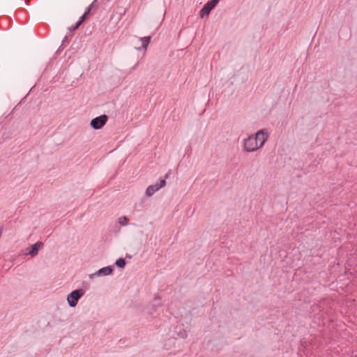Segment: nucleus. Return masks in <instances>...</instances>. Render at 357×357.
I'll list each match as a JSON object with an SVG mask.
<instances>
[{"label": "nucleus", "instance_id": "nucleus-1", "mask_svg": "<svg viewBox=\"0 0 357 357\" xmlns=\"http://www.w3.org/2000/svg\"><path fill=\"white\" fill-rule=\"evenodd\" d=\"M268 135L266 130L258 131L255 135H250L244 140L243 148L245 151H255L264 145Z\"/></svg>", "mask_w": 357, "mask_h": 357}, {"label": "nucleus", "instance_id": "nucleus-2", "mask_svg": "<svg viewBox=\"0 0 357 357\" xmlns=\"http://www.w3.org/2000/svg\"><path fill=\"white\" fill-rule=\"evenodd\" d=\"M84 291L83 289H76L73 291L67 296V301L70 307H75L77 304L78 300L84 295Z\"/></svg>", "mask_w": 357, "mask_h": 357}, {"label": "nucleus", "instance_id": "nucleus-3", "mask_svg": "<svg viewBox=\"0 0 357 357\" xmlns=\"http://www.w3.org/2000/svg\"><path fill=\"white\" fill-rule=\"evenodd\" d=\"M168 178V174H167L165 176V178L160 179L158 182H157L155 184L151 185L148 186V188L146 190V195L147 197L152 196L155 192L158 191L160 188L164 187L166 184V178Z\"/></svg>", "mask_w": 357, "mask_h": 357}, {"label": "nucleus", "instance_id": "nucleus-4", "mask_svg": "<svg viewBox=\"0 0 357 357\" xmlns=\"http://www.w3.org/2000/svg\"><path fill=\"white\" fill-rule=\"evenodd\" d=\"M219 1L220 0L208 1L200 10V17H204V16H208Z\"/></svg>", "mask_w": 357, "mask_h": 357}, {"label": "nucleus", "instance_id": "nucleus-5", "mask_svg": "<svg viewBox=\"0 0 357 357\" xmlns=\"http://www.w3.org/2000/svg\"><path fill=\"white\" fill-rule=\"evenodd\" d=\"M107 116L103 114L92 119L90 124L93 129H100L105 126L107 121Z\"/></svg>", "mask_w": 357, "mask_h": 357}, {"label": "nucleus", "instance_id": "nucleus-6", "mask_svg": "<svg viewBox=\"0 0 357 357\" xmlns=\"http://www.w3.org/2000/svg\"><path fill=\"white\" fill-rule=\"evenodd\" d=\"M97 3V0H94L93 3L89 6L86 12L84 13V15L81 17L80 20L76 23V24L70 29V30L73 31L77 29L82 23L87 18L89 14L90 13L92 8L95 6V4Z\"/></svg>", "mask_w": 357, "mask_h": 357}, {"label": "nucleus", "instance_id": "nucleus-7", "mask_svg": "<svg viewBox=\"0 0 357 357\" xmlns=\"http://www.w3.org/2000/svg\"><path fill=\"white\" fill-rule=\"evenodd\" d=\"M43 247V243L40 241L36 243L29 248V251L27 255H31L32 257L38 255V251Z\"/></svg>", "mask_w": 357, "mask_h": 357}, {"label": "nucleus", "instance_id": "nucleus-8", "mask_svg": "<svg viewBox=\"0 0 357 357\" xmlns=\"http://www.w3.org/2000/svg\"><path fill=\"white\" fill-rule=\"evenodd\" d=\"M112 268L110 266H106L100 268L95 273L90 275V278H93V276H100V275H109L112 274Z\"/></svg>", "mask_w": 357, "mask_h": 357}, {"label": "nucleus", "instance_id": "nucleus-9", "mask_svg": "<svg viewBox=\"0 0 357 357\" xmlns=\"http://www.w3.org/2000/svg\"><path fill=\"white\" fill-rule=\"evenodd\" d=\"M151 36H146L140 38V41L142 42V47L144 50H146L149 44L151 42Z\"/></svg>", "mask_w": 357, "mask_h": 357}, {"label": "nucleus", "instance_id": "nucleus-10", "mask_svg": "<svg viewBox=\"0 0 357 357\" xmlns=\"http://www.w3.org/2000/svg\"><path fill=\"white\" fill-rule=\"evenodd\" d=\"M118 221L121 225L125 226L128 224V219L126 216H123L119 218Z\"/></svg>", "mask_w": 357, "mask_h": 357}, {"label": "nucleus", "instance_id": "nucleus-11", "mask_svg": "<svg viewBox=\"0 0 357 357\" xmlns=\"http://www.w3.org/2000/svg\"><path fill=\"white\" fill-rule=\"evenodd\" d=\"M116 264L117 266H119L120 268H123L126 265V261L124 259L120 258L118 260H116Z\"/></svg>", "mask_w": 357, "mask_h": 357}, {"label": "nucleus", "instance_id": "nucleus-12", "mask_svg": "<svg viewBox=\"0 0 357 357\" xmlns=\"http://www.w3.org/2000/svg\"><path fill=\"white\" fill-rule=\"evenodd\" d=\"M1 236V230L0 229V236Z\"/></svg>", "mask_w": 357, "mask_h": 357}]
</instances>
